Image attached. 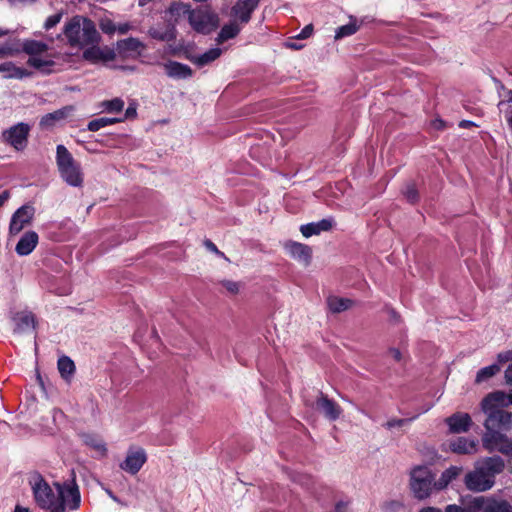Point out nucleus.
<instances>
[{"mask_svg":"<svg viewBox=\"0 0 512 512\" xmlns=\"http://www.w3.org/2000/svg\"><path fill=\"white\" fill-rule=\"evenodd\" d=\"M56 493L49 484L37 476L32 482V491L36 504L49 512H72L79 509L81 495L75 481L63 484L55 483Z\"/></svg>","mask_w":512,"mask_h":512,"instance_id":"f257e3e1","label":"nucleus"},{"mask_svg":"<svg viewBox=\"0 0 512 512\" xmlns=\"http://www.w3.org/2000/svg\"><path fill=\"white\" fill-rule=\"evenodd\" d=\"M505 469V461L500 456L484 457L474 463L471 471L464 476L467 490L481 493L495 485V478Z\"/></svg>","mask_w":512,"mask_h":512,"instance_id":"f03ea898","label":"nucleus"},{"mask_svg":"<svg viewBox=\"0 0 512 512\" xmlns=\"http://www.w3.org/2000/svg\"><path fill=\"white\" fill-rule=\"evenodd\" d=\"M63 33L71 47L82 48L90 44H96L100 35L95 24L84 17L75 16L64 26Z\"/></svg>","mask_w":512,"mask_h":512,"instance_id":"7ed1b4c3","label":"nucleus"},{"mask_svg":"<svg viewBox=\"0 0 512 512\" xmlns=\"http://www.w3.org/2000/svg\"><path fill=\"white\" fill-rule=\"evenodd\" d=\"M56 165L62 180L71 187H81L84 176L81 165L62 144L56 147Z\"/></svg>","mask_w":512,"mask_h":512,"instance_id":"20e7f679","label":"nucleus"},{"mask_svg":"<svg viewBox=\"0 0 512 512\" xmlns=\"http://www.w3.org/2000/svg\"><path fill=\"white\" fill-rule=\"evenodd\" d=\"M506 393L502 391H495L489 393L481 401V410L486 415L483 423L484 427L492 425L493 422L502 424H512V413L502 409L506 406Z\"/></svg>","mask_w":512,"mask_h":512,"instance_id":"39448f33","label":"nucleus"},{"mask_svg":"<svg viewBox=\"0 0 512 512\" xmlns=\"http://www.w3.org/2000/svg\"><path fill=\"white\" fill-rule=\"evenodd\" d=\"M435 478L428 466H417L410 473V488L415 498L424 500L436 491Z\"/></svg>","mask_w":512,"mask_h":512,"instance_id":"423d86ee","label":"nucleus"},{"mask_svg":"<svg viewBox=\"0 0 512 512\" xmlns=\"http://www.w3.org/2000/svg\"><path fill=\"white\" fill-rule=\"evenodd\" d=\"M512 427V424H502L493 422L485 428V433L482 436V445L488 452L498 451L502 454L506 452L511 440L503 433Z\"/></svg>","mask_w":512,"mask_h":512,"instance_id":"0eeeda50","label":"nucleus"},{"mask_svg":"<svg viewBox=\"0 0 512 512\" xmlns=\"http://www.w3.org/2000/svg\"><path fill=\"white\" fill-rule=\"evenodd\" d=\"M188 23L195 32L208 35L219 26V17L209 7L202 6L191 9Z\"/></svg>","mask_w":512,"mask_h":512,"instance_id":"6e6552de","label":"nucleus"},{"mask_svg":"<svg viewBox=\"0 0 512 512\" xmlns=\"http://www.w3.org/2000/svg\"><path fill=\"white\" fill-rule=\"evenodd\" d=\"M30 131L29 124L19 122L1 132V141L16 151H23L27 147Z\"/></svg>","mask_w":512,"mask_h":512,"instance_id":"1a4fd4ad","label":"nucleus"},{"mask_svg":"<svg viewBox=\"0 0 512 512\" xmlns=\"http://www.w3.org/2000/svg\"><path fill=\"white\" fill-rule=\"evenodd\" d=\"M33 215L34 209L31 206L24 205L17 209V211L13 214L10 221V234L16 235L20 233L24 229V227L30 224Z\"/></svg>","mask_w":512,"mask_h":512,"instance_id":"9d476101","label":"nucleus"},{"mask_svg":"<svg viewBox=\"0 0 512 512\" xmlns=\"http://www.w3.org/2000/svg\"><path fill=\"white\" fill-rule=\"evenodd\" d=\"M147 460L144 449H129L125 460L120 464V468L132 475L136 474Z\"/></svg>","mask_w":512,"mask_h":512,"instance_id":"9b49d317","label":"nucleus"},{"mask_svg":"<svg viewBox=\"0 0 512 512\" xmlns=\"http://www.w3.org/2000/svg\"><path fill=\"white\" fill-rule=\"evenodd\" d=\"M191 5L183 2H172L167 10L165 11L166 21L172 24L174 28L182 20L187 19L189 21V15L191 13Z\"/></svg>","mask_w":512,"mask_h":512,"instance_id":"f8f14e48","label":"nucleus"},{"mask_svg":"<svg viewBox=\"0 0 512 512\" xmlns=\"http://www.w3.org/2000/svg\"><path fill=\"white\" fill-rule=\"evenodd\" d=\"M283 247L287 254L294 260L305 266L310 264L312 251L308 245L295 241H287L284 243Z\"/></svg>","mask_w":512,"mask_h":512,"instance_id":"ddd939ff","label":"nucleus"},{"mask_svg":"<svg viewBox=\"0 0 512 512\" xmlns=\"http://www.w3.org/2000/svg\"><path fill=\"white\" fill-rule=\"evenodd\" d=\"M485 502L486 497L484 496L461 498L462 506L450 504L446 506L445 512H483Z\"/></svg>","mask_w":512,"mask_h":512,"instance_id":"4468645a","label":"nucleus"},{"mask_svg":"<svg viewBox=\"0 0 512 512\" xmlns=\"http://www.w3.org/2000/svg\"><path fill=\"white\" fill-rule=\"evenodd\" d=\"M316 406L330 421L337 420L342 414V408L323 393H320L319 397L316 399Z\"/></svg>","mask_w":512,"mask_h":512,"instance_id":"2eb2a0df","label":"nucleus"},{"mask_svg":"<svg viewBox=\"0 0 512 512\" xmlns=\"http://www.w3.org/2000/svg\"><path fill=\"white\" fill-rule=\"evenodd\" d=\"M450 432L459 434L469 431L472 426V419L468 413L457 412L446 418Z\"/></svg>","mask_w":512,"mask_h":512,"instance_id":"dca6fc26","label":"nucleus"},{"mask_svg":"<svg viewBox=\"0 0 512 512\" xmlns=\"http://www.w3.org/2000/svg\"><path fill=\"white\" fill-rule=\"evenodd\" d=\"M261 0H238L232 7V14L241 22L247 23L252 12L257 8Z\"/></svg>","mask_w":512,"mask_h":512,"instance_id":"f3484780","label":"nucleus"},{"mask_svg":"<svg viewBox=\"0 0 512 512\" xmlns=\"http://www.w3.org/2000/svg\"><path fill=\"white\" fill-rule=\"evenodd\" d=\"M74 111V107L69 105L62 107L56 111L45 114L40 120V126L44 129H50L56 125V123L65 120Z\"/></svg>","mask_w":512,"mask_h":512,"instance_id":"a211bd4d","label":"nucleus"},{"mask_svg":"<svg viewBox=\"0 0 512 512\" xmlns=\"http://www.w3.org/2000/svg\"><path fill=\"white\" fill-rule=\"evenodd\" d=\"M148 34L151 38L163 41V42H170L176 39V28L172 24H169L168 22L165 24H157L155 26H152L148 30Z\"/></svg>","mask_w":512,"mask_h":512,"instance_id":"6ab92c4d","label":"nucleus"},{"mask_svg":"<svg viewBox=\"0 0 512 512\" xmlns=\"http://www.w3.org/2000/svg\"><path fill=\"white\" fill-rule=\"evenodd\" d=\"M91 47L87 48L83 52V58L91 63H99V62H107L111 61L114 58V52L109 49L105 48L102 49L95 44H90Z\"/></svg>","mask_w":512,"mask_h":512,"instance_id":"aec40b11","label":"nucleus"},{"mask_svg":"<svg viewBox=\"0 0 512 512\" xmlns=\"http://www.w3.org/2000/svg\"><path fill=\"white\" fill-rule=\"evenodd\" d=\"M38 234L35 231H28L22 235L16 244L15 251L19 256H27L33 252L38 244Z\"/></svg>","mask_w":512,"mask_h":512,"instance_id":"412c9836","label":"nucleus"},{"mask_svg":"<svg viewBox=\"0 0 512 512\" xmlns=\"http://www.w3.org/2000/svg\"><path fill=\"white\" fill-rule=\"evenodd\" d=\"M478 442L466 437H458L449 442V449L456 454H474L477 452Z\"/></svg>","mask_w":512,"mask_h":512,"instance_id":"4be33fe9","label":"nucleus"},{"mask_svg":"<svg viewBox=\"0 0 512 512\" xmlns=\"http://www.w3.org/2000/svg\"><path fill=\"white\" fill-rule=\"evenodd\" d=\"M333 219H322L318 222H312L308 224H304L300 227V231L302 235L306 238L311 237L313 235L320 234L324 231H329L333 227Z\"/></svg>","mask_w":512,"mask_h":512,"instance_id":"5701e85b","label":"nucleus"},{"mask_svg":"<svg viewBox=\"0 0 512 512\" xmlns=\"http://www.w3.org/2000/svg\"><path fill=\"white\" fill-rule=\"evenodd\" d=\"M165 72L170 78L187 79L192 76L191 68L180 62L169 61L164 65Z\"/></svg>","mask_w":512,"mask_h":512,"instance_id":"b1692460","label":"nucleus"},{"mask_svg":"<svg viewBox=\"0 0 512 512\" xmlns=\"http://www.w3.org/2000/svg\"><path fill=\"white\" fill-rule=\"evenodd\" d=\"M0 73L5 79H23L29 77L31 72L16 66L13 62L7 61L0 64Z\"/></svg>","mask_w":512,"mask_h":512,"instance_id":"393cba45","label":"nucleus"},{"mask_svg":"<svg viewBox=\"0 0 512 512\" xmlns=\"http://www.w3.org/2000/svg\"><path fill=\"white\" fill-rule=\"evenodd\" d=\"M463 471L461 466H450L444 470L439 479L435 482L436 491L444 490L455 479H457Z\"/></svg>","mask_w":512,"mask_h":512,"instance_id":"a878e982","label":"nucleus"},{"mask_svg":"<svg viewBox=\"0 0 512 512\" xmlns=\"http://www.w3.org/2000/svg\"><path fill=\"white\" fill-rule=\"evenodd\" d=\"M16 332H25L35 329V316L28 311L18 312L13 317Z\"/></svg>","mask_w":512,"mask_h":512,"instance_id":"bb28decb","label":"nucleus"},{"mask_svg":"<svg viewBox=\"0 0 512 512\" xmlns=\"http://www.w3.org/2000/svg\"><path fill=\"white\" fill-rule=\"evenodd\" d=\"M485 503L483 512H512V505L506 500L486 497Z\"/></svg>","mask_w":512,"mask_h":512,"instance_id":"cd10ccee","label":"nucleus"},{"mask_svg":"<svg viewBox=\"0 0 512 512\" xmlns=\"http://www.w3.org/2000/svg\"><path fill=\"white\" fill-rule=\"evenodd\" d=\"M222 54V50L218 47L211 48L208 51L197 55L193 58V62L198 65L199 67L205 66L213 61H215L217 58L220 57Z\"/></svg>","mask_w":512,"mask_h":512,"instance_id":"c85d7f7f","label":"nucleus"},{"mask_svg":"<svg viewBox=\"0 0 512 512\" xmlns=\"http://www.w3.org/2000/svg\"><path fill=\"white\" fill-rule=\"evenodd\" d=\"M240 30L241 29L239 25L235 22L224 25L216 38L217 43L221 44L229 39L236 37Z\"/></svg>","mask_w":512,"mask_h":512,"instance_id":"c756f323","label":"nucleus"},{"mask_svg":"<svg viewBox=\"0 0 512 512\" xmlns=\"http://www.w3.org/2000/svg\"><path fill=\"white\" fill-rule=\"evenodd\" d=\"M22 49L25 53L30 55V57H34L44 53L48 49V46L40 41L25 40L22 44Z\"/></svg>","mask_w":512,"mask_h":512,"instance_id":"7c9ffc66","label":"nucleus"},{"mask_svg":"<svg viewBox=\"0 0 512 512\" xmlns=\"http://www.w3.org/2000/svg\"><path fill=\"white\" fill-rule=\"evenodd\" d=\"M123 120H124V118L100 117V118L90 121L88 123L87 129L91 132H96L104 127L122 122Z\"/></svg>","mask_w":512,"mask_h":512,"instance_id":"2f4dec72","label":"nucleus"},{"mask_svg":"<svg viewBox=\"0 0 512 512\" xmlns=\"http://www.w3.org/2000/svg\"><path fill=\"white\" fill-rule=\"evenodd\" d=\"M327 304L330 311L333 313H340L350 308L352 301L347 298L332 296L328 298Z\"/></svg>","mask_w":512,"mask_h":512,"instance_id":"473e14b6","label":"nucleus"},{"mask_svg":"<svg viewBox=\"0 0 512 512\" xmlns=\"http://www.w3.org/2000/svg\"><path fill=\"white\" fill-rule=\"evenodd\" d=\"M58 370L61 376L68 380L75 372L74 362L67 356H62L58 360Z\"/></svg>","mask_w":512,"mask_h":512,"instance_id":"72a5a7b5","label":"nucleus"},{"mask_svg":"<svg viewBox=\"0 0 512 512\" xmlns=\"http://www.w3.org/2000/svg\"><path fill=\"white\" fill-rule=\"evenodd\" d=\"M499 371H500V366L498 364H492V365L483 367L477 372L475 382L477 384L485 382L488 379L492 378L494 375H496Z\"/></svg>","mask_w":512,"mask_h":512,"instance_id":"f704fd0d","label":"nucleus"},{"mask_svg":"<svg viewBox=\"0 0 512 512\" xmlns=\"http://www.w3.org/2000/svg\"><path fill=\"white\" fill-rule=\"evenodd\" d=\"M82 440L85 445L93 448L94 450L100 452L101 454L106 453V445L102 439L92 434H84L82 436Z\"/></svg>","mask_w":512,"mask_h":512,"instance_id":"c9c22d12","label":"nucleus"},{"mask_svg":"<svg viewBox=\"0 0 512 512\" xmlns=\"http://www.w3.org/2000/svg\"><path fill=\"white\" fill-rule=\"evenodd\" d=\"M100 107L103 111L108 113H118L121 112L124 107V101L120 98H114L112 100L103 101L100 104Z\"/></svg>","mask_w":512,"mask_h":512,"instance_id":"e433bc0d","label":"nucleus"},{"mask_svg":"<svg viewBox=\"0 0 512 512\" xmlns=\"http://www.w3.org/2000/svg\"><path fill=\"white\" fill-rule=\"evenodd\" d=\"M30 66L42 70L44 72H50L49 67L54 65L52 60L42 59L39 56L30 57L27 62Z\"/></svg>","mask_w":512,"mask_h":512,"instance_id":"4c0bfd02","label":"nucleus"},{"mask_svg":"<svg viewBox=\"0 0 512 512\" xmlns=\"http://www.w3.org/2000/svg\"><path fill=\"white\" fill-rule=\"evenodd\" d=\"M20 47L13 42L0 44V59L11 57L19 53Z\"/></svg>","mask_w":512,"mask_h":512,"instance_id":"58836bf2","label":"nucleus"},{"mask_svg":"<svg viewBox=\"0 0 512 512\" xmlns=\"http://www.w3.org/2000/svg\"><path fill=\"white\" fill-rule=\"evenodd\" d=\"M118 46L120 49H123L126 51H138L143 45L138 39L130 37V38L121 40L118 43Z\"/></svg>","mask_w":512,"mask_h":512,"instance_id":"ea45409f","label":"nucleus"},{"mask_svg":"<svg viewBox=\"0 0 512 512\" xmlns=\"http://www.w3.org/2000/svg\"><path fill=\"white\" fill-rule=\"evenodd\" d=\"M357 31V26L355 24H347L338 28L336 31V38H342L346 36H350Z\"/></svg>","mask_w":512,"mask_h":512,"instance_id":"a19ab883","label":"nucleus"},{"mask_svg":"<svg viewBox=\"0 0 512 512\" xmlns=\"http://www.w3.org/2000/svg\"><path fill=\"white\" fill-rule=\"evenodd\" d=\"M403 194H404L405 198L407 199V201H409L411 203L416 202L418 199V192L415 188V185L412 183H409L406 185Z\"/></svg>","mask_w":512,"mask_h":512,"instance_id":"79ce46f5","label":"nucleus"},{"mask_svg":"<svg viewBox=\"0 0 512 512\" xmlns=\"http://www.w3.org/2000/svg\"><path fill=\"white\" fill-rule=\"evenodd\" d=\"M61 19L62 13H56L49 16L44 23V28L46 30H50L51 28L55 27L58 23H60Z\"/></svg>","mask_w":512,"mask_h":512,"instance_id":"37998d69","label":"nucleus"},{"mask_svg":"<svg viewBox=\"0 0 512 512\" xmlns=\"http://www.w3.org/2000/svg\"><path fill=\"white\" fill-rule=\"evenodd\" d=\"M408 422H409L408 419H391V420H388L383 426L386 429L391 430L396 427H402L405 424H407Z\"/></svg>","mask_w":512,"mask_h":512,"instance_id":"c03bdc74","label":"nucleus"},{"mask_svg":"<svg viewBox=\"0 0 512 512\" xmlns=\"http://www.w3.org/2000/svg\"><path fill=\"white\" fill-rule=\"evenodd\" d=\"M221 284L231 294H237L239 292V284L235 281L224 280Z\"/></svg>","mask_w":512,"mask_h":512,"instance_id":"a18cd8bd","label":"nucleus"},{"mask_svg":"<svg viewBox=\"0 0 512 512\" xmlns=\"http://www.w3.org/2000/svg\"><path fill=\"white\" fill-rule=\"evenodd\" d=\"M204 246L212 253H215L216 255H218L219 257H223L225 258V255L223 252L219 251L217 246L209 239H206L204 241Z\"/></svg>","mask_w":512,"mask_h":512,"instance_id":"49530a36","label":"nucleus"},{"mask_svg":"<svg viewBox=\"0 0 512 512\" xmlns=\"http://www.w3.org/2000/svg\"><path fill=\"white\" fill-rule=\"evenodd\" d=\"M116 24H114L112 21L103 22L101 24V29L106 34H113L116 32Z\"/></svg>","mask_w":512,"mask_h":512,"instance_id":"de8ad7c7","label":"nucleus"},{"mask_svg":"<svg viewBox=\"0 0 512 512\" xmlns=\"http://www.w3.org/2000/svg\"><path fill=\"white\" fill-rule=\"evenodd\" d=\"M313 33V26L311 24L306 25L301 32L297 35V39L309 38Z\"/></svg>","mask_w":512,"mask_h":512,"instance_id":"09e8293b","label":"nucleus"},{"mask_svg":"<svg viewBox=\"0 0 512 512\" xmlns=\"http://www.w3.org/2000/svg\"><path fill=\"white\" fill-rule=\"evenodd\" d=\"M512 360V349L498 354V361L500 363H506Z\"/></svg>","mask_w":512,"mask_h":512,"instance_id":"8fccbe9b","label":"nucleus"},{"mask_svg":"<svg viewBox=\"0 0 512 512\" xmlns=\"http://www.w3.org/2000/svg\"><path fill=\"white\" fill-rule=\"evenodd\" d=\"M116 27V31L120 34H126L132 28L130 23H121L116 25Z\"/></svg>","mask_w":512,"mask_h":512,"instance_id":"3c124183","label":"nucleus"},{"mask_svg":"<svg viewBox=\"0 0 512 512\" xmlns=\"http://www.w3.org/2000/svg\"><path fill=\"white\" fill-rule=\"evenodd\" d=\"M137 114L136 106L134 104H130L125 111V118H133Z\"/></svg>","mask_w":512,"mask_h":512,"instance_id":"603ef678","label":"nucleus"},{"mask_svg":"<svg viewBox=\"0 0 512 512\" xmlns=\"http://www.w3.org/2000/svg\"><path fill=\"white\" fill-rule=\"evenodd\" d=\"M506 383L512 385V363L505 370Z\"/></svg>","mask_w":512,"mask_h":512,"instance_id":"864d4df0","label":"nucleus"},{"mask_svg":"<svg viewBox=\"0 0 512 512\" xmlns=\"http://www.w3.org/2000/svg\"><path fill=\"white\" fill-rule=\"evenodd\" d=\"M390 354L392 355V357L396 360V361H400L402 356H401V352L396 349V348H392L390 349Z\"/></svg>","mask_w":512,"mask_h":512,"instance_id":"5fc2aeb1","label":"nucleus"},{"mask_svg":"<svg viewBox=\"0 0 512 512\" xmlns=\"http://www.w3.org/2000/svg\"><path fill=\"white\" fill-rule=\"evenodd\" d=\"M504 455L510 457V472L512 473V440H511L508 448L506 449V452L504 453Z\"/></svg>","mask_w":512,"mask_h":512,"instance_id":"6e6d98bb","label":"nucleus"},{"mask_svg":"<svg viewBox=\"0 0 512 512\" xmlns=\"http://www.w3.org/2000/svg\"><path fill=\"white\" fill-rule=\"evenodd\" d=\"M286 46L288 48H291V49H294V50H299L303 47V45H299L297 44L295 41H289L286 43Z\"/></svg>","mask_w":512,"mask_h":512,"instance_id":"4d7b16f0","label":"nucleus"},{"mask_svg":"<svg viewBox=\"0 0 512 512\" xmlns=\"http://www.w3.org/2000/svg\"><path fill=\"white\" fill-rule=\"evenodd\" d=\"M9 193L8 191H4L0 194V207L8 200Z\"/></svg>","mask_w":512,"mask_h":512,"instance_id":"13d9d810","label":"nucleus"},{"mask_svg":"<svg viewBox=\"0 0 512 512\" xmlns=\"http://www.w3.org/2000/svg\"><path fill=\"white\" fill-rule=\"evenodd\" d=\"M473 125H474V123H473V122H471V121H468V120H463V121H461V122H460V124H459V126H460L461 128H468V127L473 126Z\"/></svg>","mask_w":512,"mask_h":512,"instance_id":"bf43d9fd","label":"nucleus"},{"mask_svg":"<svg viewBox=\"0 0 512 512\" xmlns=\"http://www.w3.org/2000/svg\"><path fill=\"white\" fill-rule=\"evenodd\" d=\"M419 512H442L439 508L435 507H426L421 509Z\"/></svg>","mask_w":512,"mask_h":512,"instance_id":"052dcab7","label":"nucleus"},{"mask_svg":"<svg viewBox=\"0 0 512 512\" xmlns=\"http://www.w3.org/2000/svg\"><path fill=\"white\" fill-rule=\"evenodd\" d=\"M12 4H16V3H23V4H28V3H34L36 2L37 0H9Z\"/></svg>","mask_w":512,"mask_h":512,"instance_id":"680f3d73","label":"nucleus"},{"mask_svg":"<svg viewBox=\"0 0 512 512\" xmlns=\"http://www.w3.org/2000/svg\"><path fill=\"white\" fill-rule=\"evenodd\" d=\"M14 512H30L28 508L16 505Z\"/></svg>","mask_w":512,"mask_h":512,"instance_id":"e2e57ef3","label":"nucleus"},{"mask_svg":"<svg viewBox=\"0 0 512 512\" xmlns=\"http://www.w3.org/2000/svg\"><path fill=\"white\" fill-rule=\"evenodd\" d=\"M10 34V30L0 27V38Z\"/></svg>","mask_w":512,"mask_h":512,"instance_id":"0e129e2a","label":"nucleus"},{"mask_svg":"<svg viewBox=\"0 0 512 512\" xmlns=\"http://www.w3.org/2000/svg\"><path fill=\"white\" fill-rule=\"evenodd\" d=\"M506 397H507L505 400L506 406L512 405V392H510L509 394H506Z\"/></svg>","mask_w":512,"mask_h":512,"instance_id":"69168bd1","label":"nucleus"},{"mask_svg":"<svg viewBox=\"0 0 512 512\" xmlns=\"http://www.w3.org/2000/svg\"><path fill=\"white\" fill-rule=\"evenodd\" d=\"M437 122L439 123L438 127H440L442 125V120H438Z\"/></svg>","mask_w":512,"mask_h":512,"instance_id":"338daca9","label":"nucleus"}]
</instances>
